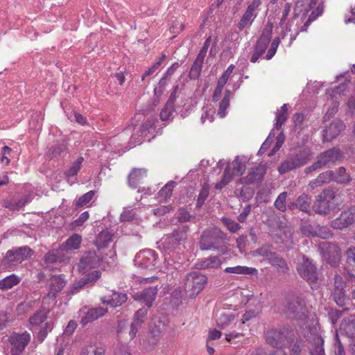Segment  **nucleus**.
<instances>
[{
    "instance_id": "obj_43",
    "label": "nucleus",
    "mask_w": 355,
    "mask_h": 355,
    "mask_svg": "<svg viewBox=\"0 0 355 355\" xmlns=\"http://www.w3.org/2000/svg\"><path fill=\"white\" fill-rule=\"evenodd\" d=\"M175 112L174 105L171 102H166L160 112V118L162 121H168L173 117Z\"/></svg>"
},
{
    "instance_id": "obj_51",
    "label": "nucleus",
    "mask_w": 355,
    "mask_h": 355,
    "mask_svg": "<svg viewBox=\"0 0 355 355\" xmlns=\"http://www.w3.org/2000/svg\"><path fill=\"white\" fill-rule=\"evenodd\" d=\"M96 194L95 191H89V192L85 193L82 196H80L78 200L76 201V205L78 207H83L89 203L94 197Z\"/></svg>"
},
{
    "instance_id": "obj_30",
    "label": "nucleus",
    "mask_w": 355,
    "mask_h": 355,
    "mask_svg": "<svg viewBox=\"0 0 355 355\" xmlns=\"http://www.w3.org/2000/svg\"><path fill=\"white\" fill-rule=\"evenodd\" d=\"M340 331L345 334L348 337H355V315H350L342 321L340 327Z\"/></svg>"
},
{
    "instance_id": "obj_32",
    "label": "nucleus",
    "mask_w": 355,
    "mask_h": 355,
    "mask_svg": "<svg viewBox=\"0 0 355 355\" xmlns=\"http://www.w3.org/2000/svg\"><path fill=\"white\" fill-rule=\"evenodd\" d=\"M128 300V296L125 293H113L109 300L101 299L103 304H110L112 306L116 307L121 306L125 302Z\"/></svg>"
},
{
    "instance_id": "obj_53",
    "label": "nucleus",
    "mask_w": 355,
    "mask_h": 355,
    "mask_svg": "<svg viewBox=\"0 0 355 355\" xmlns=\"http://www.w3.org/2000/svg\"><path fill=\"white\" fill-rule=\"evenodd\" d=\"M280 43V39L279 37H275L270 44V46L267 52V54L266 55V60H270L276 53L277 49Z\"/></svg>"
},
{
    "instance_id": "obj_64",
    "label": "nucleus",
    "mask_w": 355,
    "mask_h": 355,
    "mask_svg": "<svg viewBox=\"0 0 355 355\" xmlns=\"http://www.w3.org/2000/svg\"><path fill=\"white\" fill-rule=\"evenodd\" d=\"M114 355H131V354L127 345H119L115 348Z\"/></svg>"
},
{
    "instance_id": "obj_50",
    "label": "nucleus",
    "mask_w": 355,
    "mask_h": 355,
    "mask_svg": "<svg viewBox=\"0 0 355 355\" xmlns=\"http://www.w3.org/2000/svg\"><path fill=\"white\" fill-rule=\"evenodd\" d=\"M83 162V157H78L71 165V166L66 172V175L69 177L73 176L78 173L81 168Z\"/></svg>"
},
{
    "instance_id": "obj_2",
    "label": "nucleus",
    "mask_w": 355,
    "mask_h": 355,
    "mask_svg": "<svg viewBox=\"0 0 355 355\" xmlns=\"http://www.w3.org/2000/svg\"><path fill=\"white\" fill-rule=\"evenodd\" d=\"M343 158L341 150L338 148H332L321 153L316 161L306 168V172H311L324 167H331L340 162Z\"/></svg>"
},
{
    "instance_id": "obj_40",
    "label": "nucleus",
    "mask_w": 355,
    "mask_h": 355,
    "mask_svg": "<svg viewBox=\"0 0 355 355\" xmlns=\"http://www.w3.org/2000/svg\"><path fill=\"white\" fill-rule=\"evenodd\" d=\"M48 311L39 310L36 311L29 319V323L32 327H38L42 324L47 318Z\"/></svg>"
},
{
    "instance_id": "obj_34",
    "label": "nucleus",
    "mask_w": 355,
    "mask_h": 355,
    "mask_svg": "<svg viewBox=\"0 0 355 355\" xmlns=\"http://www.w3.org/2000/svg\"><path fill=\"white\" fill-rule=\"evenodd\" d=\"M227 273H234L238 275H254L258 273V270L255 268L236 266L234 267H227L225 269Z\"/></svg>"
},
{
    "instance_id": "obj_58",
    "label": "nucleus",
    "mask_w": 355,
    "mask_h": 355,
    "mask_svg": "<svg viewBox=\"0 0 355 355\" xmlns=\"http://www.w3.org/2000/svg\"><path fill=\"white\" fill-rule=\"evenodd\" d=\"M12 153V149L7 146H4L1 150V162L5 165H8L10 159V155Z\"/></svg>"
},
{
    "instance_id": "obj_33",
    "label": "nucleus",
    "mask_w": 355,
    "mask_h": 355,
    "mask_svg": "<svg viewBox=\"0 0 355 355\" xmlns=\"http://www.w3.org/2000/svg\"><path fill=\"white\" fill-rule=\"evenodd\" d=\"M324 340L320 335H315L313 338V343L309 350L310 355H325L324 349Z\"/></svg>"
},
{
    "instance_id": "obj_31",
    "label": "nucleus",
    "mask_w": 355,
    "mask_h": 355,
    "mask_svg": "<svg viewBox=\"0 0 355 355\" xmlns=\"http://www.w3.org/2000/svg\"><path fill=\"white\" fill-rule=\"evenodd\" d=\"M82 242V236L78 234H73L68 238L60 246L64 251L77 250Z\"/></svg>"
},
{
    "instance_id": "obj_41",
    "label": "nucleus",
    "mask_w": 355,
    "mask_h": 355,
    "mask_svg": "<svg viewBox=\"0 0 355 355\" xmlns=\"http://www.w3.org/2000/svg\"><path fill=\"white\" fill-rule=\"evenodd\" d=\"M311 201V197L306 193H302L296 200V207L302 211L307 212L310 207Z\"/></svg>"
},
{
    "instance_id": "obj_37",
    "label": "nucleus",
    "mask_w": 355,
    "mask_h": 355,
    "mask_svg": "<svg viewBox=\"0 0 355 355\" xmlns=\"http://www.w3.org/2000/svg\"><path fill=\"white\" fill-rule=\"evenodd\" d=\"M112 235L107 230L101 232L95 241V244L98 249L104 248L112 241Z\"/></svg>"
},
{
    "instance_id": "obj_36",
    "label": "nucleus",
    "mask_w": 355,
    "mask_h": 355,
    "mask_svg": "<svg viewBox=\"0 0 355 355\" xmlns=\"http://www.w3.org/2000/svg\"><path fill=\"white\" fill-rule=\"evenodd\" d=\"M176 183L174 181H170L166 184L157 194V198L159 201H166L172 196L173 190Z\"/></svg>"
},
{
    "instance_id": "obj_23",
    "label": "nucleus",
    "mask_w": 355,
    "mask_h": 355,
    "mask_svg": "<svg viewBox=\"0 0 355 355\" xmlns=\"http://www.w3.org/2000/svg\"><path fill=\"white\" fill-rule=\"evenodd\" d=\"M107 310L103 307L92 308L85 313V315L80 320V324L83 326H85L87 324L92 322L98 318L103 316L107 313Z\"/></svg>"
},
{
    "instance_id": "obj_25",
    "label": "nucleus",
    "mask_w": 355,
    "mask_h": 355,
    "mask_svg": "<svg viewBox=\"0 0 355 355\" xmlns=\"http://www.w3.org/2000/svg\"><path fill=\"white\" fill-rule=\"evenodd\" d=\"M44 261L47 263H55L64 262L69 259V257L66 254L64 250L60 246L58 249H53L50 250L44 256Z\"/></svg>"
},
{
    "instance_id": "obj_17",
    "label": "nucleus",
    "mask_w": 355,
    "mask_h": 355,
    "mask_svg": "<svg viewBox=\"0 0 355 355\" xmlns=\"http://www.w3.org/2000/svg\"><path fill=\"white\" fill-rule=\"evenodd\" d=\"M101 259L94 251L85 252L78 263L79 270L83 272L99 266Z\"/></svg>"
},
{
    "instance_id": "obj_9",
    "label": "nucleus",
    "mask_w": 355,
    "mask_h": 355,
    "mask_svg": "<svg viewBox=\"0 0 355 355\" xmlns=\"http://www.w3.org/2000/svg\"><path fill=\"white\" fill-rule=\"evenodd\" d=\"M297 271L300 276L309 284H315L318 279V272L315 266L306 256H302L297 265Z\"/></svg>"
},
{
    "instance_id": "obj_18",
    "label": "nucleus",
    "mask_w": 355,
    "mask_h": 355,
    "mask_svg": "<svg viewBox=\"0 0 355 355\" xmlns=\"http://www.w3.org/2000/svg\"><path fill=\"white\" fill-rule=\"evenodd\" d=\"M67 282L63 278L62 275H53L52 276L49 282V292L46 297L54 300L58 293L65 286Z\"/></svg>"
},
{
    "instance_id": "obj_63",
    "label": "nucleus",
    "mask_w": 355,
    "mask_h": 355,
    "mask_svg": "<svg viewBox=\"0 0 355 355\" xmlns=\"http://www.w3.org/2000/svg\"><path fill=\"white\" fill-rule=\"evenodd\" d=\"M302 233L308 236H315L316 233V225H304L302 227Z\"/></svg>"
},
{
    "instance_id": "obj_27",
    "label": "nucleus",
    "mask_w": 355,
    "mask_h": 355,
    "mask_svg": "<svg viewBox=\"0 0 355 355\" xmlns=\"http://www.w3.org/2000/svg\"><path fill=\"white\" fill-rule=\"evenodd\" d=\"M221 264V259L218 257L211 256L208 258L199 261L196 263V267L199 270H206L218 268L220 267Z\"/></svg>"
},
{
    "instance_id": "obj_5",
    "label": "nucleus",
    "mask_w": 355,
    "mask_h": 355,
    "mask_svg": "<svg viewBox=\"0 0 355 355\" xmlns=\"http://www.w3.org/2000/svg\"><path fill=\"white\" fill-rule=\"evenodd\" d=\"M223 241L222 232L218 229L212 228L202 232L199 244L202 250H216L220 248Z\"/></svg>"
},
{
    "instance_id": "obj_26",
    "label": "nucleus",
    "mask_w": 355,
    "mask_h": 355,
    "mask_svg": "<svg viewBox=\"0 0 355 355\" xmlns=\"http://www.w3.org/2000/svg\"><path fill=\"white\" fill-rule=\"evenodd\" d=\"M331 180H334V171H327L322 172L315 179L312 180L309 182L308 189L313 190L317 187L330 182Z\"/></svg>"
},
{
    "instance_id": "obj_45",
    "label": "nucleus",
    "mask_w": 355,
    "mask_h": 355,
    "mask_svg": "<svg viewBox=\"0 0 355 355\" xmlns=\"http://www.w3.org/2000/svg\"><path fill=\"white\" fill-rule=\"evenodd\" d=\"M272 248L271 245H263L257 250L253 251L252 255L254 257H265L266 261L269 259L273 253Z\"/></svg>"
},
{
    "instance_id": "obj_46",
    "label": "nucleus",
    "mask_w": 355,
    "mask_h": 355,
    "mask_svg": "<svg viewBox=\"0 0 355 355\" xmlns=\"http://www.w3.org/2000/svg\"><path fill=\"white\" fill-rule=\"evenodd\" d=\"M232 174H230L228 168H225L220 181L217 182L215 185L216 189H221L225 187L233 179Z\"/></svg>"
},
{
    "instance_id": "obj_22",
    "label": "nucleus",
    "mask_w": 355,
    "mask_h": 355,
    "mask_svg": "<svg viewBox=\"0 0 355 355\" xmlns=\"http://www.w3.org/2000/svg\"><path fill=\"white\" fill-rule=\"evenodd\" d=\"M157 293V286H150L144 289L141 293H137L134 295L135 300H141L149 308L152 306L153 302L155 300Z\"/></svg>"
},
{
    "instance_id": "obj_55",
    "label": "nucleus",
    "mask_w": 355,
    "mask_h": 355,
    "mask_svg": "<svg viewBox=\"0 0 355 355\" xmlns=\"http://www.w3.org/2000/svg\"><path fill=\"white\" fill-rule=\"evenodd\" d=\"M331 235L332 233L328 227L316 225V233H315V236H318L322 239H328L331 236Z\"/></svg>"
},
{
    "instance_id": "obj_57",
    "label": "nucleus",
    "mask_w": 355,
    "mask_h": 355,
    "mask_svg": "<svg viewBox=\"0 0 355 355\" xmlns=\"http://www.w3.org/2000/svg\"><path fill=\"white\" fill-rule=\"evenodd\" d=\"M235 66L234 64H230L220 77L217 83L225 86Z\"/></svg>"
},
{
    "instance_id": "obj_59",
    "label": "nucleus",
    "mask_w": 355,
    "mask_h": 355,
    "mask_svg": "<svg viewBox=\"0 0 355 355\" xmlns=\"http://www.w3.org/2000/svg\"><path fill=\"white\" fill-rule=\"evenodd\" d=\"M230 106V101L227 98H223L219 104L218 114L223 118L226 115V110Z\"/></svg>"
},
{
    "instance_id": "obj_28",
    "label": "nucleus",
    "mask_w": 355,
    "mask_h": 355,
    "mask_svg": "<svg viewBox=\"0 0 355 355\" xmlns=\"http://www.w3.org/2000/svg\"><path fill=\"white\" fill-rule=\"evenodd\" d=\"M147 176V171L144 168H134L128 175L129 186L136 188Z\"/></svg>"
},
{
    "instance_id": "obj_16",
    "label": "nucleus",
    "mask_w": 355,
    "mask_h": 355,
    "mask_svg": "<svg viewBox=\"0 0 355 355\" xmlns=\"http://www.w3.org/2000/svg\"><path fill=\"white\" fill-rule=\"evenodd\" d=\"M355 222V208L343 211L340 216L331 221V226L334 229L342 230Z\"/></svg>"
},
{
    "instance_id": "obj_15",
    "label": "nucleus",
    "mask_w": 355,
    "mask_h": 355,
    "mask_svg": "<svg viewBox=\"0 0 355 355\" xmlns=\"http://www.w3.org/2000/svg\"><path fill=\"white\" fill-rule=\"evenodd\" d=\"M266 174L264 166L259 165L250 168L248 174L239 179V183L242 184H252L261 182Z\"/></svg>"
},
{
    "instance_id": "obj_62",
    "label": "nucleus",
    "mask_w": 355,
    "mask_h": 355,
    "mask_svg": "<svg viewBox=\"0 0 355 355\" xmlns=\"http://www.w3.org/2000/svg\"><path fill=\"white\" fill-rule=\"evenodd\" d=\"M86 284V281L81 279L80 281L74 283L69 291V294L73 295L78 293L83 287Z\"/></svg>"
},
{
    "instance_id": "obj_39",
    "label": "nucleus",
    "mask_w": 355,
    "mask_h": 355,
    "mask_svg": "<svg viewBox=\"0 0 355 355\" xmlns=\"http://www.w3.org/2000/svg\"><path fill=\"white\" fill-rule=\"evenodd\" d=\"M334 180L339 184H348L352 180V178L346 173L345 168L340 166L336 173L334 172Z\"/></svg>"
},
{
    "instance_id": "obj_6",
    "label": "nucleus",
    "mask_w": 355,
    "mask_h": 355,
    "mask_svg": "<svg viewBox=\"0 0 355 355\" xmlns=\"http://www.w3.org/2000/svg\"><path fill=\"white\" fill-rule=\"evenodd\" d=\"M207 282L206 276L198 272H191L187 275L185 279V291L189 297H195L203 290Z\"/></svg>"
},
{
    "instance_id": "obj_56",
    "label": "nucleus",
    "mask_w": 355,
    "mask_h": 355,
    "mask_svg": "<svg viewBox=\"0 0 355 355\" xmlns=\"http://www.w3.org/2000/svg\"><path fill=\"white\" fill-rule=\"evenodd\" d=\"M148 313L146 308L139 309L135 314L133 322H137L139 324H142L146 319Z\"/></svg>"
},
{
    "instance_id": "obj_29",
    "label": "nucleus",
    "mask_w": 355,
    "mask_h": 355,
    "mask_svg": "<svg viewBox=\"0 0 355 355\" xmlns=\"http://www.w3.org/2000/svg\"><path fill=\"white\" fill-rule=\"evenodd\" d=\"M267 261L269 264L275 267L279 272L287 273L289 270L286 261L275 252H273Z\"/></svg>"
},
{
    "instance_id": "obj_20",
    "label": "nucleus",
    "mask_w": 355,
    "mask_h": 355,
    "mask_svg": "<svg viewBox=\"0 0 355 355\" xmlns=\"http://www.w3.org/2000/svg\"><path fill=\"white\" fill-rule=\"evenodd\" d=\"M345 128L344 123L339 120H334L323 130V141H330L335 139Z\"/></svg>"
},
{
    "instance_id": "obj_38",
    "label": "nucleus",
    "mask_w": 355,
    "mask_h": 355,
    "mask_svg": "<svg viewBox=\"0 0 355 355\" xmlns=\"http://www.w3.org/2000/svg\"><path fill=\"white\" fill-rule=\"evenodd\" d=\"M20 282V278L15 275H10L0 280V289L8 290L17 285Z\"/></svg>"
},
{
    "instance_id": "obj_52",
    "label": "nucleus",
    "mask_w": 355,
    "mask_h": 355,
    "mask_svg": "<svg viewBox=\"0 0 355 355\" xmlns=\"http://www.w3.org/2000/svg\"><path fill=\"white\" fill-rule=\"evenodd\" d=\"M170 79L171 78L163 75L162 78L159 80L157 86L154 89V93L156 96H159L163 94L164 89Z\"/></svg>"
},
{
    "instance_id": "obj_44",
    "label": "nucleus",
    "mask_w": 355,
    "mask_h": 355,
    "mask_svg": "<svg viewBox=\"0 0 355 355\" xmlns=\"http://www.w3.org/2000/svg\"><path fill=\"white\" fill-rule=\"evenodd\" d=\"M288 196V193L286 191L279 193L274 202V206L277 209L282 212L286 211V202Z\"/></svg>"
},
{
    "instance_id": "obj_14",
    "label": "nucleus",
    "mask_w": 355,
    "mask_h": 355,
    "mask_svg": "<svg viewBox=\"0 0 355 355\" xmlns=\"http://www.w3.org/2000/svg\"><path fill=\"white\" fill-rule=\"evenodd\" d=\"M331 297L336 304L341 307L349 302V297L345 293L343 278L338 275L334 276V286Z\"/></svg>"
},
{
    "instance_id": "obj_60",
    "label": "nucleus",
    "mask_w": 355,
    "mask_h": 355,
    "mask_svg": "<svg viewBox=\"0 0 355 355\" xmlns=\"http://www.w3.org/2000/svg\"><path fill=\"white\" fill-rule=\"evenodd\" d=\"M105 350L103 347H98L91 350L83 349L80 355H105Z\"/></svg>"
},
{
    "instance_id": "obj_19",
    "label": "nucleus",
    "mask_w": 355,
    "mask_h": 355,
    "mask_svg": "<svg viewBox=\"0 0 355 355\" xmlns=\"http://www.w3.org/2000/svg\"><path fill=\"white\" fill-rule=\"evenodd\" d=\"M294 0H279L275 5V12L277 15H280L279 25L283 26L288 19L289 13L293 4Z\"/></svg>"
},
{
    "instance_id": "obj_48",
    "label": "nucleus",
    "mask_w": 355,
    "mask_h": 355,
    "mask_svg": "<svg viewBox=\"0 0 355 355\" xmlns=\"http://www.w3.org/2000/svg\"><path fill=\"white\" fill-rule=\"evenodd\" d=\"M221 220L229 231L232 233H236L241 228V226L238 223L230 218L223 217Z\"/></svg>"
},
{
    "instance_id": "obj_42",
    "label": "nucleus",
    "mask_w": 355,
    "mask_h": 355,
    "mask_svg": "<svg viewBox=\"0 0 355 355\" xmlns=\"http://www.w3.org/2000/svg\"><path fill=\"white\" fill-rule=\"evenodd\" d=\"M234 320V316L232 314H227L222 311L216 319V323L218 327L223 329L228 327Z\"/></svg>"
},
{
    "instance_id": "obj_12",
    "label": "nucleus",
    "mask_w": 355,
    "mask_h": 355,
    "mask_svg": "<svg viewBox=\"0 0 355 355\" xmlns=\"http://www.w3.org/2000/svg\"><path fill=\"white\" fill-rule=\"evenodd\" d=\"M335 197L334 193L331 190L324 189L314 202L313 210L319 214H326L330 211L331 206V202Z\"/></svg>"
},
{
    "instance_id": "obj_10",
    "label": "nucleus",
    "mask_w": 355,
    "mask_h": 355,
    "mask_svg": "<svg viewBox=\"0 0 355 355\" xmlns=\"http://www.w3.org/2000/svg\"><path fill=\"white\" fill-rule=\"evenodd\" d=\"M261 5V0H252L248 6L240 20L236 24V27L239 31H242L245 28H249L252 26L259 14Z\"/></svg>"
},
{
    "instance_id": "obj_47",
    "label": "nucleus",
    "mask_w": 355,
    "mask_h": 355,
    "mask_svg": "<svg viewBox=\"0 0 355 355\" xmlns=\"http://www.w3.org/2000/svg\"><path fill=\"white\" fill-rule=\"evenodd\" d=\"M53 328V324L51 322H45L44 325L41 327L37 334L38 340L40 342L44 341L48 334L52 331Z\"/></svg>"
},
{
    "instance_id": "obj_24",
    "label": "nucleus",
    "mask_w": 355,
    "mask_h": 355,
    "mask_svg": "<svg viewBox=\"0 0 355 355\" xmlns=\"http://www.w3.org/2000/svg\"><path fill=\"white\" fill-rule=\"evenodd\" d=\"M272 27L269 26L266 27L263 31L257 40L256 45L254 46V49L260 53L261 55L264 53L266 51L268 44L272 38Z\"/></svg>"
},
{
    "instance_id": "obj_1",
    "label": "nucleus",
    "mask_w": 355,
    "mask_h": 355,
    "mask_svg": "<svg viewBox=\"0 0 355 355\" xmlns=\"http://www.w3.org/2000/svg\"><path fill=\"white\" fill-rule=\"evenodd\" d=\"M284 311L289 318L295 320H305L308 313L304 298L297 294H292L288 297Z\"/></svg>"
},
{
    "instance_id": "obj_61",
    "label": "nucleus",
    "mask_w": 355,
    "mask_h": 355,
    "mask_svg": "<svg viewBox=\"0 0 355 355\" xmlns=\"http://www.w3.org/2000/svg\"><path fill=\"white\" fill-rule=\"evenodd\" d=\"M195 217L190 215L189 213L184 209H181L178 212V220L181 223L191 221Z\"/></svg>"
},
{
    "instance_id": "obj_3",
    "label": "nucleus",
    "mask_w": 355,
    "mask_h": 355,
    "mask_svg": "<svg viewBox=\"0 0 355 355\" xmlns=\"http://www.w3.org/2000/svg\"><path fill=\"white\" fill-rule=\"evenodd\" d=\"M295 340L293 331L289 327L272 329L266 334L268 344L276 348H283L290 345Z\"/></svg>"
},
{
    "instance_id": "obj_4",
    "label": "nucleus",
    "mask_w": 355,
    "mask_h": 355,
    "mask_svg": "<svg viewBox=\"0 0 355 355\" xmlns=\"http://www.w3.org/2000/svg\"><path fill=\"white\" fill-rule=\"evenodd\" d=\"M33 254V250L28 245L12 248L6 252L1 263L6 267L15 266L31 257Z\"/></svg>"
},
{
    "instance_id": "obj_13",
    "label": "nucleus",
    "mask_w": 355,
    "mask_h": 355,
    "mask_svg": "<svg viewBox=\"0 0 355 355\" xmlns=\"http://www.w3.org/2000/svg\"><path fill=\"white\" fill-rule=\"evenodd\" d=\"M135 266L144 269H153L157 262V254L153 250H144L138 252L134 259Z\"/></svg>"
},
{
    "instance_id": "obj_21",
    "label": "nucleus",
    "mask_w": 355,
    "mask_h": 355,
    "mask_svg": "<svg viewBox=\"0 0 355 355\" xmlns=\"http://www.w3.org/2000/svg\"><path fill=\"white\" fill-rule=\"evenodd\" d=\"M246 158L244 157L236 156L234 160L227 164L225 168H228L232 176L241 175L246 168Z\"/></svg>"
},
{
    "instance_id": "obj_49",
    "label": "nucleus",
    "mask_w": 355,
    "mask_h": 355,
    "mask_svg": "<svg viewBox=\"0 0 355 355\" xmlns=\"http://www.w3.org/2000/svg\"><path fill=\"white\" fill-rule=\"evenodd\" d=\"M202 64L200 62H197L196 61H194L193 64H192L189 73V77L190 79L196 80L199 78L200 76L201 71H202Z\"/></svg>"
},
{
    "instance_id": "obj_11",
    "label": "nucleus",
    "mask_w": 355,
    "mask_h": 355,
    "mask_svg": "<svg viewBox=\"0 0 355 355\" xmlns=\"http://www.w3.org/2000/svg\"><path fill=\"white\" fill-rule=\"evenodd\" d=\"M31 339V334L24 331L23 333L13 332L8 338L10 348V355H24V351Z\"/></svg>"
},
{
    "instance_id": "obj_54",
    "label": "nucleus",
    "mask_w": 355,
    "mask_h": 355,
    "mask_svg": "<svg viewBox=\"0 0 355 355\" xmlns=\"http://www.w3.org/2000/svg\"><path fill=\"white\" fill-rule=\"evenodd\" d=\"M304 345V341L299 336V338L296 339L293 345L291 346L290 355H300Z\"/></svg>"
},
{
    "instance_id": "obj_7",
    "label": "nucleus",
    "mask_w": 355,
    "mask_h": 355,
    "mask_svg": "<svg viewBox=\"0 0 355 355\" xmlns=\"http://www.w3.org/2000/svg\"><path fill=\"white\" fill-rule=\"evenodd\" d=\"M187 228L181 227L165 235L161 240L163 248L169 252L178 249L187 239Z\"/></svg>"
},
{
    "instance_id": "obj_35",
    "label": "nucleus",
    "mask_w": 355,
    "mask_h": 355,
    "mask_svg": "<svg viewBox=\"0 0 355 355\" xmlns=\"http://www.w3.org/2000/svg\"><path fill=\"white\" fill-rule=\"evenodd\" d=\"M288 105L284 104L279 110L276 112V123L275 128L277 130H280L282 125L288 119Z\"/></svg>"
},
{
    "instance_id": "obj_8",
    "label": "nucleus",
    "mask_w": 355,
    "mask_h": 355,
    "mask_svg": "<svg viewBox=\"0 0 355 355\" xmlns=\"http://www.w3.org/2000/svg\"><path fill=\"white\" fill-rule=\"evenodd\" d=\"M311 156V153L308 151H300L282 162L278 167V171L280 174H284L289 171L300 168L310 161Z\"/></svg>"
}]
</instances>
